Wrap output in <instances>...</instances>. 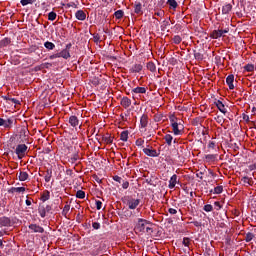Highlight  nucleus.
I'll return each mask as SVG.
<instances>
[{
  "label": "nucleus",
  "mask_w": 256,
  "mask_h": 256,
  "mask_svg": "<svg viewBox=\"0 0 256 256\" xmlns=\"http://www.w3.org/2000/svg\"><path fill=\"white\" fill-rule=\"evenodd\" d=\"M125 203H126L128 208H130V209H137V207H139V203H141V200L135 199V198L126 197L125 198Z\"/></svg>",
  "instance_id": "1"
},
{
  "label": "nucleus",
  "mask_w": 256,
  "mask_h": 256,
  "mask_svg": "<svg viewBox=\"0 0 256 256\" xmlns=\"http://www.w3.org/2000/svg\"><path fill=\"white\" fill-rule=\"evenodd\" d=\"M15 153L18 156V159H23V157H25V153H27V145L19 144L16 147Z\"/></svg>",
  "instance_id": "2"
},
{
  "label": "nucleus",
  "mask_w": 256,
  "mask_h": 256,
  "mask_svg": "<svg viewBox=\"0 0 256 256\" xmlns=\"http://www.w3.org/2000/svg\"><path fill=\"white\" fill-rule=\"evenodd\" d=\"M148 222L147 220L139 219L138 223L135 226V231L137 233H145V228L147 227Z\"/></svg>",
  "instance_id": "3"
},
{
  "label": "nucleus",
  "mask_w": 256,
  "mask_h": 256,
  "mask_svg": "<svg viewBox=\"0 0 256 256\" xmlns=\"http://www.w3.org/2000/svg\"><path fill=\"white\" fill-rule=\"evenodd\" d=\"M171 127L174 135H181V131H183V124L181 123V120L176 124H172Z\"/></svg>",
  "instance_id": "4"
},
{
  "label": "nucleus",
  "mask_w": 256,
  "mask_h": 256,
  "mask_svg": "<svg viewBox=\"0 0 256 256\" xmlns=\"http://www.w3.org/2000/svg\"><path fill=\"white\" fill-rule=\"evenodd\" d=\"M225 33H229V30H214L211 34L212 39H219V37H223Z\"/></svg>",
  "instance_id": "5"
},
{
  "label": "nucleus",
  "mask_w": 256,
  "mask_h": 256,
  "mask_svg": "<svg viewBox=\"0 0 256 256\" xmlns=\"http://www.w3.org/2000/svg\"><path fill=\"white\" fill-rule=\"evenodd\" d=\"M179 183V180L177 179V175L174 174L170 180H169V189H175V185H177Z\"/></svg>",
  "instance_id": "6"
},
{
  "label": "nucleus",
  "mask_w": 256,
  "mask_h": 256,
  "mask_svg": "<svg viewBox=\"0 0 256 256\" xmlns=\"http://www.w3.org/2000/svg\"><path fill=\"white\" fill-rule=\"evenodd\" d=\"M145 155H148V157H157V150L151 149V148H144L143 149Z\"/></svg>",
  "instance_id": "7"
},
{
  "label": "nucleus",
  "mask_w": 256,
  "mask_h": 256,
  "mask_svg": "<svg viewBox=\"0 0 256 256\" xmlns=\"http://www.w3.org/2000/svg\"><path fill=\"white\" fill-rule=\"evenodd\" d=\"M233 81H235V76L233 74L229 75L226 78V83H227L229 89H235V85H233Z\"/></svg>",
  "instance_id": "8"
},
{
  "label": "nucleus",
  "mask_w": 256,
  "mask_h": 256,
  "mask_svg": "<svg viewBox=\"0 0 256 256\" xmlns=\"http://www.w3.org/2000/svg\"><path fill=\"white\" fill-rule=\"evenodd\" d=\"M11 125H13V120L11 119L4 120L0 118V127L8 128V127H11Z\"/></svg>",
  "instance_id": "9"
},
{
  "label": "nucleus",
  "mask_w": 256,
  "mask_h": 256,
  "mask_svg": "<svg viewBox=\"0 0 256 256\" xmlns=\"http://www.w3.org/2000/svg\"><path fill=\"white\" fill-rule=\"evenodd\" d=\"M29 229H31L32 233H43V227L38 226L37 224L30 225Z\"/></svg>",
  "instance_id": "10"
},
{
  "label": "nucleus",
  "mask_w": 256,
  "mask_h": 256,
  "mask_svg": "<svg viewBox=\"0 0 256 256\" xmlns=\"http://www.w3.org/2000/svg\"><path fill=\"white\" fill-rule=\"evenodd\" d=\"M75 17L79 21H85V19H87V15L83 12V10H78L75 14Z\"/></svg>",
  "instance_id": "11"
},
{
  "label": "nucleus",
  "mask_w": 256,
  "mask_h": 256,
  "mask_svg": "<svg viewBox=\"0 0 256 256\" xmlns=\"http://www.w3.org/2000/svg\"><path fill=\"white\" fill-rule=\"evenodd\" d=\"M216 107L224 115H225V113H227V108L225 107V104H223V102H221L220 100L216 101Z\"/></svg>",
  "instance_id": "12"
},
{
  "label": "nucleus",
  "mask_w": 256,
  "mask_h": 256,
  "mask_svg": "<svg viewBox=\"0 0 256 256\" xmlns=\"http://www.w3.org/2000/svg\"><path fill=\"white\" fill-rule=\"evenodd\" d=\"M121 105H122V107H125V109L131 107V99H129L127 97L122 98Z\"/></svg>",
  "instance_id": "13"
},
{
  "label": "nucleus",
  "mask_w": 256,
  "mask_h": 256,
  "mask_svg": "<svg viewBox=\"0 0 256 256\" xmlns=\"http://www.w3.org/2000/svg\"><path fill=\"white\" fill-rule=\"evenodd\" d=\"M11 224V220L7 217L0 218V225L1 227H8Z\"/></svg>",
  "instance_id": "14"
},
{
  "label": "nucleus",
  "mask_w": 256,
  "mask_h": 256,
  "mask_svg": "<svg viewBox=\"0 0 256 256\" xmlns=\"http://www.w3.org/2000/svg\"><path fill=\"white\" fill-rule=\"evenodd\" d=\"M69 123L72 127H77V125H79V119H77L76 116H71L69 118Z\"/></svg>",
  "instance_id": "15"
},
{
  "label": "nucleus",
  "mask_w": 256,
  "mask_h": 256,
  "mask_svg": "<svg viewBox=\"0 0 256 256\" xmlns=\"http://www.w3.org/2000/svg\"><path fill=\"white\" fill-rule=\"evenodd\" d=\"M59 57H62L63 59H69L71 57V54H69V50L64 49L60 53H58Z\"/></svg>",
  "instance_id": "16"
},
{
  "label": "nucleus",
  "mask_w": 256,
  "mask_h": 256,
  "mask_svg": "<svg viewBox=\"0 0 256 256\" xmlns=\"http://www.w3.org/2000/svg\"><path fill=\"white\" fill-rule=\"evenodd\" d=\"M143 70V65L141 64H135L132 68L131 71L132 73H139Z\"/></svg>",
  "instance_id": "17"
},
{
  "label": "nucleus",
  "mask_w": 256,
  "mask_h": 256,
  "mask_svg": "<svg viewBox=\"0 0 256 256\" xmlns=\"http://www.w3.org/2000/svg\"><path fill=\"white\" fill-rule=\"evenodd\" d=\"M132 93H136V94L147 93V89L145 87H136L132 90Z\"/></svg>",
  "instance_id": "18"
},
{
  "label": "nucleus",
  "mask_w": 256,
  "mask_h": 256,
  "mask_svg": "<svg viewBox=\"0 0 256 256\" xmlns=\"http://www.w3.org/2000/svg\"><path fill=\"white\" fill-rule=\"evenodd\" d=\"M231 9H233V6L231 4H225L223 7H222V13L224 15H227V13H229L231 11Z\"/></svg>",
  "instance_id": "19"
},
{
  "label": "nucleus",
  "mask_w": 256,
  "mask_h": 256,
  "mask_svg": "<svg viewBox=\"0 0 256 256\" xmlns=\"http://www.w3.org/2000/svg\"><path fill=\"white\" fill-rule=\"evenodd\" d=\"M18 178L19 181H27V179H29V174H27V172H20Z\"/></svg>",
  "instance_id": "20"
},
{
  "label": "nucleus",
  "mask_w": 256,
  "mask_h": 256,
  "mask_svg": "<svg viewBox=\"0 0 256 256\" xmlns=\"http://www.w3.org/2000/svg\"><path fill=\"white\" fill-rule=\"evenodd\" d=\"M147 69L154 73V71H157V66H155V63L153 62H148L147 63Z\"/></svg>",
  "instance_id": "21"
},
{
  "label": "nucleus",
  "mask_w": 256,
  "mask_h": 256,
  "mask_svg": "<svg viewBox=\"0 0 256 256\" xmlns=\"http://www.w3.org/2000/svg\"><path fill=\"white\" fill-rule=\"evenodd\" d=\"M169 119H170L171 126L175 125V124L179 123V121H181V119H178L173 114L169 116Z\"/></svg>",
  "instance_id": "22"
},
{
  "label": "nucleus",
  "mask_w": 256,
  "mask_h": 256,
  "mask_svg": "<svg viewBox=\"0 0 256 256\" xmlns=\"http://www.w3.org/2000/svg\"><path fill=\"white\" fill-rule=\"evenodd\" d=\"M38 211H39V215H40L41 217H45V215H47L46 208H45V206H43V205H40V206H39Z\"/></svg>",
  "instance_id": "23"
},
{
  "label": "nucleus",
  "mask_w": 256,
  "mask_h": 256,
  "mask_svg": "<svg viewBox=\"0 0 256 256\" xmlns=\"http://www.w3.org/2000/svg\"><path fill=\"white\" fill-rule=\"evenodd\" d=\"M44 47L46 49H49L50 51H53V49H55V44H53L52 42L47 41V42L44 43Z\"/></svg>",
  "instance_id": "24"
},
{
  "label": "nucleus",
  "mask_w": 256,
  "mask_h": 256,
  "mask_svg": "<svg viewBox=\"0 0 256 256\" xmlns=\"http://www.w3.org/2000/svg\"><path fill=\"white\" fill-rule=\"evenodd\" d=\"M35 1H37V0H21L20 3H21V5H23V7H25L27 5H33V3H35Z\"/></svg>",
  "instance_id": "25"
},
{
  "label": "nucleus",
  "mask_w": 256,
  "mask_h": 256,
  "mask_svg": "<svg viewBox=\"0 0 256 256\" xmlns=\"http://www.w3.org/2000/svg\"><path fill=\"white\" fill-rule=\"evenodd\" d=\"M120 139H121V141H127V139H129V132L123 131V132L120 134Z\"/></svg>",
  "instance_id": "26"
},
{
  "label": "nucleus",
  "mask_w": 256,
  "mask_h": 256,
  "mask_svg": "<svg viewBox=\"0 0 256 256\" xmlns=\"http://www.w3.org/2000/svg\"><path fill=\"white\" fill-rule=\"evenodd\" d=\"M164 139L167 145H171V143H173V136L171 134L165 135Z\"/></svg>",
  "instance_id": "27"
},
{
  "label": "nucleus",
  "mask_w": 256,
  "mask_h": 256,
  "mask_svg": "<svg viewBox=\"0 0 256 256\" xmlns=\"http://www.w3.org/2000/svg\"><path fill=\"white\" fill-rule=\"evenodd\" d=\"M123 15H124L123 10H117V11L114 13V17H115L116 19H122Z\"/></svg>",
  "instance_id": "28"
},
{
  "label": "nucleus",
  "mask_w": 256,
  "mask_h": 256,
  "mask_svg": "<svg viewBox=\"0 0 256 256\" xmlns=\"http://www.w3.org/2000/svg\"><path fill=\"white\" fill-rule=\"evenodd\" d=\"M254 237H255V235H253V233L249 232V233L246 234L245 241L247 243H249V242L253 241Z\"/></svg>",
  "instance_id": "29"
},
{
  "label": "nucleus",
  "mask_w": 256,
  "mask_h": 256,
  "mask_svg": "<svg viewBox=\"0 0 256 256\" xmlns=\"http://www.w3.org/2000/svg\"><path fill=\"white\" fill-rule=\"evenodd\" d=\"M141 127H147V116L143 115L140 119Z\"/></svg>",
  "instance_id": "30"
},
{
  "label": "nucleus",
  "mask_w": 256,
  "mask_h": 256,
  "mask_svg": "<svg viewBox=\"0 0 256 256\" xmlns=\"http://www.w3.org/2000/svg\"><path fill=\"white\" fill-rule=\"evenodd\" d=\"M48 19H49V21H55V19H57V13H55V12H50V13L48 14Z\"/></svg>",
  "instance_id": "31"
},
{
  "label": "nucleus",
  "mask_w": 256,
  "mask_h": 256,
  "mask_svg": "<svg viewBox=\"0 0 256 256\" xmlns=\"http://www.w3.org/2000/svg\"><path fill=\"white\" fill-rule=\"evenodd\" d=\"M76 197H77L78 199H85V192H84L83 190L77 191Z\"/></svg>",
  "instance_id": "32"
},
{
  "label": "nucleus",
  "mask_w": 256,
  "mask_h": 256,
  "mask_svg": "<svg viewBox=\"0 0 256 256\" xmlns=\"http://www.w3.org/2000/svg\"><path fill=\"white\" fill-rule=\"evenodd\" d=\"M214 193H215L216 195H219V194L223 193V186H217V187H215V188H214Z\"/></svg>",
  "instance_id": "33"
},
{
  "label": "nucleus",
  "mask_w": 256,
  "mask_h": 256,
  "mask_svg": "<svg viewBox=\"0 0 256 256\" xmlns=\"http://www.w3.org/2000/svg\"><path fill=\"white\" fill-rule=\"evenodd\" d=\"M245 71L251 72L255 70V66L253 64H248L244 67Z\"/></svg>",
  "instance_id": "34"
},
{
  "label": "nucleus",
  "mask_w": 256,
  "mask_h": 256,
  "mask_svg": "<svg viewBox=\"0 0 256 256\" xmlns=\"http://www.w3.org/2000/svg\"><path fill=\"white\" fill-rule=\"evenodd\" d=\"M241 183H243L244 185H251L249 177H243L241 179Z\"/></svg>",
  "instance_id": "35"
},
{
  "label": "nucleus",
  "mask_w": 256,
  "mask_h": 256,
  "mask_svg": "<svg viewBox=\"0 0 256 256\" xmlns=\"http://www.w3.org/2000/svg\"><path fill=\"white\" fill-rule=\"evenodd\" d=\"M134 13H141V3H138L135 5V8H134Z\"/></svg>",
  "instance_id": "36"
},
{
  "label": "nucleus",
  "mask_w": 256,
  "mask_h": 256,
  "mask_svg": "<svg viewBox=\"0 0 256 256\" xmlns=\"http://www.w3.org/2000/svg\"><path fill=\"white\" fill-rule=\"evenodd\" d=\"M204 211H206L207 213L213 211V206L211 204H207L204 206Z\"/></svg>",
  "instance_id": "37"
},
{
  "label": "nucleus",
  "mask_w": 256,
  "mask_h": 256,
  "mask_svg": "<svg viewBox=\"0 0 256 256\" xmlns=\"http://www.w3.org/2000/svg\"><path fill=\"white\" fill-rule=\"evenodd\" d=\"M71 210V206L69 205H65L63 208V215H67L69 213V211Z\"/></svg>",
  "instance_id": "38"
},
{
  "label": "nucleus",
  "mask_w": 256,
  "mask_h": 256,
  "mask_svg": "<svg viewBox=\"0 0 256 256\" xmlns=\"http://www.w3.org/2000/svg\"><path fill=\"white\" fill-rule=\"evenodd\" d=\"M168 5H170V7H173V9H175L177 7V1L168 0Z\"/></svg>",
  "instance_id": "39"
},
{
  "label": "nucleus",
  "mask_w": 256,
  "mask_h": 256,
  "mask_svg": "<svg viewBox=\"0 0 256 256\" xmlns=\"http://www.w3.org/2000/svg\"><path fill=\"white\" fill-rule=\"evenodd\" d=\"M173 41L176 45H179V43L182 41L181 36H174Z\"/></svg>",
  "instance_id": "40"
},
{
  "label": "nucleus",
  "mask_w": 256,
  "mask_h": 256,
  "mask_svg": "<svg viewBox=\"0 0 256 256\" xmlns=\"http://www.w3.org/2000/svg\"><path fill=\"white\" fill-rule=\"evenodd\" d=\"M16 193H25V187H17L15 188Z\"/></svg>",
  "instance_id": "41"
},
{
  "label": "nucleus",
  "mask_w": 256,
  "mask_h": 256,
  "mask_svg": "<svg viewBox=\"0 0 256 256\" xmlns=\"http://www.w3.org/2000/svg\"><path fill=\"white\" fill-rule=\"evenodd\" d=\"M168 212L170 213V215H177V209L175 208H169Z\"/></svg>",
  "instance_id": "42"
},
{
  "label": "nucleus",
  "mask_w": 256,
  "mask_h": 256,
  "mask_svg": "<svg viewBox=\"0 0 256 256\" xmlns=\"http://www.w3.org/2000/svg\"><path fill=\"white\" fill-rule=\"evenodd\" d=\"M145 233H153V229L151 227H149V222L145 227Z\"/></svg>",
  "instance_id": "43"
},
{
  "label": "nucleus",
  "mask_w": 256,
  "mask_h": 256,
  "mask_svg": "<svg viewBox=\"0 0 256 256\" xmlns=\"http://www.w3.org/2000/svg\"><path fill=\"white\" fill-rule=\"evenodd\" d=\"M144 143H145V141L143 139L136 140L137 147H141V145H143Z\"/></svg>",
  "instance_id": "44"
},
{
  "label": "nucleus",
  "mask_w": 256,
  "mask_h": 256,
  "mask_svg": "<svg viewBox=\"0 0 256 256\" xmlns=\"http://www.w3.org/2000/svg\"><path fill=\"white\" fill-rule=\"evenodd\" d=\"M102 205H103V202H101L99 200L96 201V208L98 211L101 210Z\"/></svg>",
  "instance_id": "45"
},
{
  "label": "nucleus",
  "mask_w": 256,
  "mask_h": 256,
  "mask_svg": "<svg viewBox=\"0 0 256 256\" xmlns=\"http://www.w3.org/2000/svg\"><path fill=\"white\" fill-rule=\"evenodd\" d=\"M190 239L189 238H184L183 239V245H185V247H189V243H190Z\"/></svg>",
  "instance_id": "46"
},
{
  "label": "nucleus",
  "mask_w": 256,
  "mask_h": 256,
  "mask_svg": "<svg viewBox=\"0 0 256 256\" xmlns=\"http://www.w3.org/2000/svg\"><path fill=\"white\" fill-rule=\"evenodd\" d=\"M42 201H49V192L42 195Z\"/></svg>",
  "instance_id": "47"
},
{
  "label": "nucleus",
  "mask_w": 256,
  "mask_h": 256,
  "mask_svg": "<svg viewBox=\"0 0 256 256\" xmlns=\"http://www.w3.org/2000/svg\"><path fill=\"white\" fill-rule=\"evenodd\" d=\"M92 227H93V229H100L101 228V224H99L98 222H94L92 224Z\"/></svg>",
  "instance_id": "48"
},
{
  "label": "nucleus",
  "mask_w": 256,
  "mask_h": 256,
  "mask_svg": "<svg viewBox=\"0 0 256 256\" xmlns=\"http://www.w3.org/2000/svg\"><path fill=\"white\" fill-rule=\"evenodd\" d=\"M122 187H123V189H128L129 188V182L128 181H123Z\"/></svg>",
  "instance_id": "49"
},
{
  "label": "nucleus",
  "mask_w": 256,
  "mask_h": 256,
  "mask_svg": "<svg viewBox=\"0 0 256 256\" xmlns=\"http://www.w3.org/2000/svg\"><path fill=\"white\" fill-rule=\"evenodd\" d=\"M169 25V22H163V24L161 25L162 27V31H165V29H167V26Z\"/></svg>",
  "instance_id": "50"
},
{
  "label": "nucleus",
  "mask_w": 256,
  "mask_h": 256,
  "mask_svg": "<svg viewBox=\"0 0 256 256\" xmlns=\"http://www.w3.org/2000/svg\"><path fill=\"white\" fill-rule=\"evenodd\" d=\"M114 181H117L118 183H121V181H123V179L119 176H115Z\"/></svg>",
  "instance_id": "51"
},
{
  "label": "nucleus",
  "mask_w": 256,
  "mask_h": 256,
  "mask_svg": "<svg viewBox=\"0 0 256 256\" xmlns=\"http://www.w3.org/2000/svg\"><path fill=\"white\" fill-rule=\"evenodd\" d=\"M57 58H59V53H56L50 56V59H57Z\"/></svg>",
  "instance_id": "52"
},
{
  "label": "nucleus",
  "mask_w": 256,
  "mask_h": 256,
  "mask_svg": "<svg viewBox=\"0 0 256 256\" xmlns=\"http://www.w3.org/2000/svg\"><path fill=\"white\" fill-rule=\"evenodd\" d=\"M206 159L213 160L215 159V155L209 154L206 156Z\"/></svg>",
  "instance_id": "53"
},
{
  "label": "nucleus",
  "mask_w": 256,
  "mask_h": 256,
  "mask_svg": "<svg viewBox=\"0 0 256 256\" xmlns=\"http://www.w3.org/2000/svg\"><path fill=\"white\" fill-rule=\"evenodd\" d=\"M208 147H209V149H214L215 148V144L213 142H210L208 144Z\"/></svg>",
  "instance_id": "54"
},
{
  "label": "nucleus",
  "mask_w": 256,
  "mask_h": 256,
  "mask_svg": "<svg viewBox=\"0 0 256 256\" xmlns=\"http://www.w3.org/2000/svg\"><path fill=\"white\" fill-rule=\"evenodd\" d=\"M46 183H49L51 181V176H45Z\"/></svg>",
  "instance_id": "55"
},
{
  "label": "nucleus",
  "mask_w": 256,
  "mask_h": 256,
  "mask_svg": "<svg viewBox=\"0 0 256 256\" xmlns=\"http://www.w3.org/2000/svg\"><path fill=\"white\" fill-rule=\"evenodd\" d=\"M214 205L218 207V209H221V204L219 202H215Z\"/></svg>",
  "instance_id": "56"
},
{
  "label": "nucleus",
  "mask_w": 256,
  "mask_h": 256,
  "mask_svg": "<svg viewBox=\"0 0 256 256\" xmlns=\"http://www.w3.org/2000/svg\"><path fill=\"white\" fill-rule=\"evenodd\" d=\"M26 205L29 207L31 206V200H26Z\"/></svg>",
  "instance_id": "57"
},
{
  "label": "nucleus",
  "mask_w": 256,
  "mask_h": 256,
  "mask_svg": "<svg viewBox=\"0 0 256 256\" xmlns=\"http://www.w3.org/2000/svg\"><path fill=\"white\" fill-rule=\"evenodd\" d=\"M13 103H17V100H15V98L12 99Z\"/></svg>",
  "instance_id": "58"
},
{
  "label": "nucleus",
  "mask_w": 256,
  "mask_h": 256,
  "mask_svg": "<svg viewBox=\"0 0 256 256\" xmlns=\"http://www.w3.org/2000/svg\"><path fill=\"white\" fill-rule=\"evenodd\" d=\"M0 247H3V241H0Z\"/></svg>",
  "instance_id": "59"
},
{
  "label": "nucleus",
  "mask_w": 256,
  "mask_h": 256,
  "mask_svg": "<svg viewBox=\"0 0 256 256\" xmlns=\"http://www.w3.org/2000/svg\"><path fill=\"white\" fill-rule=\"evenodd\" d=\"M200 179H203V177L201 175H199Z\"/></svg>",
  "instance_id": "60"
},
{
  "label": "nucleus",
  "mask_w": 256,
  "mask_h": 256,
  "mask_svg": "<svg viewBox=\"0 0 256 256\" xmlns=\"http://www.w3.org/2000/svg\"><path fill=\"white\" fill-rule=\"evenodd\" d=\"M200 179H203V177L201 175H199Z\"/></svg>",
  "instance_id": "61"
},
{
  "label": "nucleus",
  "mask_w": 256,
  "mask_h": 256,
  "mask_svg": "<svg viewBox=\"0 0 256 256\" xmlns=\"http://www.w3.org/2000/svg\"><path fill=\"white\" fill-rule=\"evenodd\" d=\"M108 143H111V140H108Z\"/></svg>",
  "instance_id": "62"
}]
</instances>
